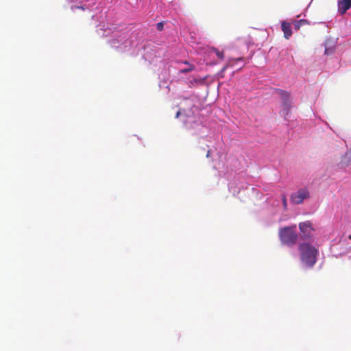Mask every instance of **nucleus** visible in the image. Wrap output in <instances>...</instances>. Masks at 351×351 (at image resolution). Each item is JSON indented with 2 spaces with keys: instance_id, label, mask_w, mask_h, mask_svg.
Returning <instances> with one entry per match:
<instances>
[{
  "instance_id": "18",
  "label": "nucleus",
  "mask_w": 351,
  "mask_h": 351,
  "mask_svg": "<svg viewBox=\"0 0 351 351\" xmlns=\"http://www.w3.org/2000/svg\"><path fill=\"white\" fill-rule=\"evenodd\" d=\"M77 8H81V9L84 10V8H83V7L78 6V7H77Z\"/></svg>"
},
{
  "instance_id": "3",
  "label": "nucleus",
  "mask_w": 351,
  "mask_h": 351,
  "mask_svg": "<svg viewBox=\"0 0 351 351\" xmlns=\"http://www.w3.org/2000/svg\"><path fill=\"white\" fill-rule=\"evenodd\" d=\"M309 197V191L307 189H300L291 195V201L293 204H300L305 199Z\"/></svg>"
},
{
  "instance_id": "9",
  "label": "nucleus",
  "mask_w": 351,
  "mask_h": 351,
  "mask_svg": "<svg viewBox=\"0 0 351 351\" xmlns=\"http://www.w3.org/2000/svg\"><path fill=\"white\" fill-rule=\"evenodd\" d=\"M184 63L185 64H187L188 67L181 69L180 71V73H186L191 72V71H193L195 70V66H193V64H189L187 61L184 62Z\"/></svg>"
},
{
  "instance_id": "14",
  "label": "nucleus",
  "mask_w": 351,
  "mask_h": 351,
  "mask_svg": "<svg viewBox=\"0 0 351 351\" xmlns=\"http://www.w3.org/2000/svg\"><path fill=\"white\" fill-rule=\"evenodd\" d=\"M194 82H200V83H203V82H204V80L201 79V80H195H195H194Z\"/></svg>"
},
{
  "instance_id": "11",
  "label": "nucleus",
  "mask_w": 351,
  "mask_h": 351,
  "mask_svg": "<svg viewBox=\"0 0 351 351\" xmlns=\"http://www.w3.org/2000/svg\"><path fill=\"white\" fill-rule=\"evenodd\" d=\"M211 50L213 51H214L216 54V56L220 59V60H223L224 58V55H223V51H219L217 48L215 47H213L211 49Z\"/></svg>"
},
{
  "instance_id": "13",
  "label": "nucleus",
  "mask_w": 351,
  "mask_h": 351,
  "mask_svg": "<svg viewBox=\"0 0 351 351\" xmlns=\"http://www.w3.org/2000/svg\"><path fill=\"white\" fill-rule=\"evenodd\" d=\"M156 27L158 30L162 31L163 29L164 24L162 22L158 23L156 24Z\"/></svg>"
},
{
  "instance_id": "7",
  "label": "nucleus",
  "mask_w": 351,
  "mask_h": 351,
  "mask_svg": "<svg viewBox=\"0 0 351 351\" xmlns=\"http://www.w3.org/2000/svg\"><path fill=\"white\" fill-rule=\"evenodd\" d=\"M281 29L284 33L286 39H289L292 35L291 25L290 23L282 21L281 23Z\"/></svg>"
},
{
  "instance_id": "17",
  "label": "nucleus",
  "mask_w": 351,
  "mask_h": 351,
  "mask_svg": "<svg viewBox=\"0 0 351 351\" xmlns=\"http://www.w3.org/2000/svg\"><path fill=\"white\" fill-rule=\"evenodd\" d=\"M180 115V112H178L177 114H176V117H178Z\"/></svg>"
},
{
  "instance_id": "5",
  "label": "nucleus",
  "mask_w": 351,
  "mask_h": 351,
  "mask_svg": "<svg viewBox=\"0 0 351 351\" xmlns=\"http://www.w3.org/2000/svg\"><path fill=\"white\" fill-rule=\"evenodd\" d=\"M276 92L282 101L284 108L287 110H289L291 104L290 94L288 92L281 89H277Z\"/></svg>"
},
{
  "instance_id": "16",
  "label": "nucleus",
  "mask_w": 351,
  "mask_h": 351,
  "mask_svg": "<svg viewBox=\"0 0 351 351\" xmlns=\"http://www.w3.org/2000/svg\"><path fill=\"white\" fill-rule=\"evenodd\" d=\"M210 151H208L207 154H206V157H209V156H210Z\"/></svg>"
},
{
  "instance_id": "20",
  "label": "nucleus",
  "mask_w": 351,
  "mask_h": 351,
  "mask_svg": "<svg viewBox=\"0 0 351 351\" xmlns=\"http://www.w3.org/2000/svg\"><path fill=\"white\" fill-rule=\"evenodd\" d=\"M349 239H351V235H350V236H349Z\"/></svg>"
},
{
  "instance_id": "4",
  "label": "nucleus",
  "mask_w": 351,
  "mask_h": 351,
  "mask_svg": "<svg viewBox=\"0 0 351 351\" xmlns=\"http://www.w3.org/2000/svg\"><path fill=\"white\" fill-rule=\"evenodd\" d=\"M299 228L304 239H308L312 237V232L314 231L312 223L309 221L299 223Z\"/></svg>"
},
{
  "instance_id": "15",
  "label": "nucleus",
  "mask_w": 351,
  "mask_h": 351,
  "mask_svg": "<svg viewBox=\"0 0 351 351\" xmlns=\"http://www.w3.org/2000/svg\"><path fill=\"white\" fill-rule=\"evenodd\" d=\"M347 155L348 156L349 158L351 159V149L347 153Z\"/></svg>"
},
{
  "instance_id": "10",
  "label": "nucleus",
  "mask_w": 351,
  "mask_h": 351,
  "mask_svg": "<svg viewBox=\"0 0 351 351\" xmlns=\"http://www.w3.org/2000/svg\"><path fill=\"white\" fill-rule=\"evenodd\" d=\"M307 24V21L304 19L296 21L294 23V26L296 29H299L302 25Z\"/></svg>"
},
{
  "instance_id": "1",
  "label": "nucleus",
  "mask_w": 351,
  "mask_h": 351,
  "mask_svg": "<svg viewBox=\"0 0 351 351\" xmlns=\"http://www.w3.org/2000/svg\"><path fill=\"white\" fill-rule=\"evenodd\" d=\"M298 250L302 263L308 267H313L317 262V249L309 243H303L299 245Z\"/></svg>"
},
{
  "instance_id": "6",
  "label": "nucleus",
  "mask_w": 351,
  "mask_h": 351,
  "mask_svg": "<svg viewBox=\"0 0 351 351\" xmlns=\"http://www.w3.org/2000/svg\"><path fill=\"white\" fill-rule=\"evenodd\" d=\"M351 8V0H339L338 11L340 14H344Z\"/></svg>"
},
{
  "instance_id": "2",
  "label": "nucleus",
  "mask_w": 351,
  "mask_h": 351,
  "mask_svg": "<svg viewBox=\"0 0 351 351\" xmlns=\"http://www.w3.org/2000/svg\"><path fill=\"white\" fill-rule=\"evenodd\" d=\"M293 227H285L279 231L280 239L284 244L292 246L295 245L298 240V234L295 232Z\"/></svg>"
},
{
  "instance_id": "12",
  "label": "nucleus",
  "mask_w": 351,
  "mask_h": 351,
  "mask_svg": "<svg viewBox=\"0 0 351 351\" xmlns=\"http://www.w3.org/2000/svg\"><path fill=\"white\" fill-rule=\"evenodd\" d=\"M282 204H283L284 208H285V209H287V202L286 196H285V195H283L282 196Z\"/></svg>"
},
{
  "instance_id": "8",
  "label": "nucleus",
  "mask_w": 351,
  "mask_h": 351,
  "mask_svg": "<svg viewBox=\"0 0 351 351\" xmlns=\"http://www.w3.org/2000/svg\"><path fill=\"white\" fill-rule=\"evenodd\" d=\"M243 58L240 57L238 58H231L228 59V63L222 68L221 71H225L228 66H231L234 64V62L242 60Z\"/></svg>"
},
{
  "instance_id": "19",
  "label": "nucleus",
  "mask_w": 351,
  "mask_h": 351,
  "mask_svg": "<svg viewBox=\"0 0 351 351\" xmlns=\"http://www.w3.org/2000/svg\"><path fill=\"white\" fill-rule=\"evenodd\" d=\"M284 109L285 110V108H284ZM286 110H287V111H288L289 110H287V109H286ZM286 114H288V112H286Z\"/></svg>"
}]
</instances>
